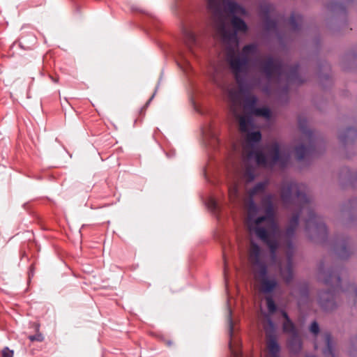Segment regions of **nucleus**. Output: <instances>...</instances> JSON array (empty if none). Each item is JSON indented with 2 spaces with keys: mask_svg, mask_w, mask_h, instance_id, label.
Wrapping results in <instances>:
<instances>
[{
  "mask_svg": "<svg viewBox=\"0 0 357 357\" xmlns=\"http://www.w3.org/2000/svg\"><path fill=\"white\" fill-rule=\"evenodd\" d=\"M208 8L212 14L214 27L217 34L224 43L229 46L227 59L237 83L243 87L245 77L249 70L251 59L258 54V47L255 44H249L243 47L240 54H235L231 46L238 45L237 32L246 31L247 25L241 18L234 16L231 20L234 30L227 25V14L245 15V10L237 3L229 0H206Z\"/></svg>",
  "mask_w": 357,
  "mask_h": 357,
  "instance_id": "obj_1",
  "label": "nucleus"
},
{
  "mask_svg": "<svg viewBox=\"0 0 357 357\" xmlns=\"http://www.w3.org/2000/svg\"><path fill=\"white\" fill-rule=\"evenodd\" d=\"M306 186L303 184L291 183L282 189L281 197L283 203L288 207L293 204L299 210V213L294 215L291 220L288 227L286 229V236L291 238L298 225L300 214L306 213L307 218L305 220L306 230L313 229L318 236L323 237L327 235V228L324 223L319 221L312 206L310 199L306 195Z\"/></svg>",
  "mask_w": 357,
  "mask_h": 357,
  "instance_id": "obj_2",
  "label": "nucleus"
},
{
  "mask_svg": "<svg viewBox=\"0 0 357 357\" xmlns=\"http://www.w3.org/2000/svg\"><path fill=\"white\" fill-rule=\"evenodd\" d=\"M265 215L258 216L259 208L254 199L246 203L245 225L251 234H255L269 248L273 255L279 246L276 236L279 229L275 220L273 196L268 195L261 199Z\"/></svg>",
  "mask_w": 357,
  "mask_h": 357,
  "instance_id": "obj_3",
  "label": "nucleus"
},
{
  "mask_svg": "<svg viewBox=\"0 0 357 357\" xmlns=\"http://www.w3.org/2000/svg\"><path fill=\"white\" fill-rule=\"evenodd\" d=\"M261 139V134L259 131L247 132L245 142L243 145L242 156L243 162L248 167L243 172L241 176L246 182H251L255 178L253 169L248 165L252 160H255L259 165L272 167L278 163L281 166H285L289 160V156L282 155L280 151L278 143L273 142L268 147V152L265 155L261 150L257 149L256 145Z\"/></svg>",
  "mask_w": 357,
  "mask_h": 357,
  "instance_id": "obj_4",
  "label": "nucleus"
},
{
  "mask_svg": "<svg viewBox=\"0 0 357 357\" xmlns=\"http://www.w3.org/2000/svg\"><path fill=\"white\" fill-rule=\"evenodd\" d=\"M324 282L326 284L331 285L333 288V292L327 291L320 293L319 304L324 310L330 311L336 307V294H339L340 291L344 293L347 297L351 298L354 302L357 299V289L356 286L354 284H349L347 287H342L339 271H333L327 274L324 278Z\"/></svg>",
  "mask_w": 357,
  "mask_h": 357,
  "instance_id": "obj_5",
  "label": "nucleus"
},
{
  "mask_svg": "<svg viewBox=\"0 0 357 357\" xmlns=\"http://www.w3.org/2000/svg\"><path fill=\"white\" fill-rule=\"evenodd\" d=\"M222 76L220 68L214 67L213 72L211 75L213 82L219 87L227 91V97L230 104V111L234 117L238 120L239 129L241 132L246 133L252 127L251 119L249 116L242 114L241 94L235 87L231 86L225 89L221 82Z\"/></svg>",
  "mask_w": 357,
  "mask_h": 357,
  "instance_id": "obj_6",
  "label": "nucleus"
},
{
  "mask_svg": "<svg viewBox=\"0 0 357 357\" xmlns=\"http://www.w3.org/2000/svg\"><path fill=\"white\" fill-rule=\"evenodd\" d=\"M259 66L261 71L266 75L268 81H272L275 77L278 80L284 77L289 84L301 82L298 80V66L289 68L284 66L280 59L270 56L264 61H260Z\"/></svg>",
  "mask_w": 357,
  "mask_h": 357,
  "instance_id": "obj_7",
  "label": "nucleus"
},
{
  "mask_svg": "<svg viewBox=\"0 0 357 357\" xmlns=\"http://www.w3.org/2000/svg\"><path fill=\"white\" fill-rule=\"evenodd\" d=\"M266 185L267 183L266 182H259L257 183L252 189L248 191V197L242 198L239 192L238 183L235 181L228 187L229 200L231 202L235 204H240L241 202H243L244 207L246 209V203L251 199H254V197L255 195L264 192Z\"/></svg>",
  "mask_w": 357,
  "mask_h": 357,
  "instance_id": "obj_8",
  "label": "nucleus"
},
{
  "mask_svg": "<svg viewBox=\"0 0 357 357\" xmlns=\"http://www.w3.org/2000/svg\"><path fill=\"white\" fill-rule=\"evenodd\" d=\"M253 275L257 282L259 291L262 294H271L279 287V282L276 277L268 274L267 267H264L261 270H255Z\"/></svg>",
  "mask_w": 357,
  "mask_h": 357,
  "instance_id": "obj_9",
  "label": "nucleus"
},
{
  "mask_svg": "<svg viewBox=\"0 0 357 357\" xmlns=\"http://www.w3.org/2000/svg\"><path fill=\"white\" fill-rule=\"evenodd\" d=\"M248 260L252 266V273L255 270H261L267 267L264 259L260 247L253 241L250 243L248 251Z\"/></svg>",
  "mask_w": 357,
  "mask_h": 357,
  "instance_id": "obj_10",
  "label": "nucleus"
},
{
  "mask_svg": "<svg viewBox=\"0 0 357 357\" xmlns=\"http://www.w3.org/2000/svg\"><path fill=\"white\" fill-rule=\"evenodd\" d=\"M264 328L266 336L269 338L267 344L268 351L273 356H277L280 351V346L275 339V325L269 316H266V321L264 324Z\"/></svg>",
  "mask_w": 357,
  "mask_h": 357,
  "instance_id": "obj_11",
  "label": "nucleus"
},
{
  "mask_svg": "<svg viewBox=\"0 0 357 357\" xmlns=\"http://www.w3.org/2000/svg\"><path fill=\"white\" fill-rule=\"evenodd\" d=\"M320 338L324 342L325 348L323 349L324 357H335L334 342L329 333H324L320 335Z\"/></svg>",
  "mask_w": 357,
  "mask_h": 357,
  "instance_id": "obj_12",
  "label": "nucleus"
},
{
  "mask_svg": "<svg viewBox=\"0 0 357 357\" xmlns=\"http://www.w3.org/2000/svg\"><path fill=\"white\" fill-rule=\"evenodd\" d=\"M228 324H229V337H230V341H229V349L232 354V355L234 357H241V352L238 349H236L233 347V341H234V324L233 321L231 318V310L229 308L228 310Z\"/></svg>",
  "mask_w": 357,
  "mask_h": 357,
  "instance_id": "obj_13",
  "label": "nucleus"
},
{
  "mask_svg": "<svg viewBox=\"0 0 357 357\" xmlns=\"http://www.w3.org/2000/svg\"><path fill=\"white\" fill-rule=\"evenodd\" d=\"M282 314L285 319L283 323V331L285 333L290 334L291 336L298 334L295 326L293 324V322L290 320L287 313L284 311H282Z\"/></svg>",
  "mask_w": 357,
  "mask_h": 357,
  "instance_id": "obj_14",
  "label": "nucleus"
},
{
  "mask_svg": "<svg viewBox=\"0 0 357 357\" xmlns=\"http://www.w3.org/2000/svg\"><path fill=\"white\" fill-rule=\"evenodd\" d=\"M280 275L286 282L289 283L291 281L293 278V272L291 259L290 257H288L287 266L284 268H280Z\"/></svg>",
  "mask_w": 357,
  "mask_h": 357,
  "instance_id": "obj_15",
  "label": "nucleus"
},
{
  "mask_svg": "<svg viewBox=\"0 0 357 357\" xmlns=\"http://www.w3.org/2000/svg\"><path fill=\"white\" fill-rule=\"evenodd\" d=\"M288 345L291 351L298 353L302 348L301 338L298 334L290 336L288 340Z\"/></svg>",
  "mask_w": 357,
  "mask_h": 357,
  "instance_id": "obj_16",
  "label": "nucleus"
},
{
  "mask_svg": "<svg viewBox=\"0 0 357 357\" xmlns=\"http://www.w3.org/2000/svg\"><path fill=\"white\" fill-rule=\"evenodd\" d=\"M336 252L340 258H347L350 255L349 242L346 240L341 242V243L337 247Z\"/></svg>",
  "mask_w": 357,
  "mask_h": 357,
  "instance_id": "obj_17",
  "label": "nucleus"
},
{
  "mask_svg": "<svg viewBox=\"0 0 357 357\" xmlns=\"http://www.w3.org/2000/svg\"><path fill=\"white\" fill-rule=\"evenodd\" d=\"M202 133L206 139H216L218 130L214 126L208 125L202 130Z\"/></svg>",
  "mask_w": 357,
  "mask_h": 357,
  "instance_id": "obj_18",
  "label": "nucleus"
},
{
  "mask_svg": "<svg viewBox=\"0 0 357 357\" xmlns=\"http://www.w3.org/2000/svg\"><path fill=\"white\" fill-rule=\"evenodd\" d=\"M257 102V98L255 96H248L244 100V105H242V111L243 109H249L252 112L256 108L255 105Z\"/></svg>",
  "mask_w": 357,
  "mask_h": 357,
  "instance_id": "obj_19",
  "label": "nucleus"
},
{
  "mask_svg": "<svg viewBox=\"0 0 357 357\" xmlns=\"http://www.w3.org/2000/svg\"><path fill=\"white\" fill-rule=\"evenodd\" d=\"M303 22L302 16L293 13L289 19V24L292 30L296 31L301 26Z\"/></svg>",
  "mask_w": 357,
  "mask_h": 357,
  "instance_id": "obj_20",
  "label": "nucleus"
},
{
  "mask_svg": "<svg viewBox=\"0 0 357 357\" xmlns=\"http://www.w3.org/2000/svg\"><path fill=\"white\" fill-rule=\"evenodd\" d=\"M310 148L300 145L296 148V154L298 160L305 159L310 153Z\"/></svg>",
  "mask_w": 357,
  "mask_h": 357,
  "instance_id": "obj_21",
  "label": "nucleus"
},
{
  "mask_svg": "<svg viewBox=\"0 0 357 357\" xmlns=\"http://www.w3.org/2000/svg\"><path fill=\"white\" fill-rule=\"evenodd\" d=\"M183 34L185 38V42L188 46L190 47L192 45L195 44L196 36L192 31L190 30H185Z\"/></svg>",
  "mask_w": 357,
  "mask_h": 357,
  "instance_id": "obj_22",
  "label": "nucleus"
},
{
  "mask_svg": "<svg viewBox=\"0 0 357 357\" xmlns=\"http://www.w3.org/2000/svg\"><path fill=\"white\" fill-rule=\"evenodd\" d=\"M252 114L258 116L265 117L266 119H269L271 117V111L266 107L255 108L252 112Z\"/></svg>",
  "mask_w": 357,
  "mask_h": 357,
  "instance_id": "obj_23",
  "label": "nucleus"
},
{
  "mask_svg": "<svg viewBox=\"0 0 357 357\" xmlns=\"http://www.w3.org/2000/svg\"><path fill=\"white\" fill-rule=\"evenodd\" d=\"M267 308L269 314H273L277 309L276 305L271 296L266 297Z\"/></svg>",
  "mask_w": 357,
  "mask_h": 357,
  "instance_id": "obj_24",
  "label": "nucleus"
},
{
  "mask_svg": "<svg viewBox=\"0 0 357 357\" xmlns=\"http://www.w3.org/2000/svg\"><path fill=\"white\" fill-rule=\"evenodd\" d=\"M349 354L352 357H357V336L351 340V346L349 350Z\"/></svg>",
  "mask_w": 357,
  "mask_h": 357,
  "instance_id": "obj_25",
  "label": "nucleus"
},
{
  "mask_svg": "<svg viewBox=\"0 0 357 357\" xmlns=\"http://www.w3.org/2000/svg\"><path fill=\"white\" fill-rule=\"evenodd\" d=\"M299 124L303 132L305 134V137L307 138L310 142H312L313 137V132L310 130H305V128L302 126L301 121H300Z\"/></svg>",
  "mask_w": 357,
  "mask_h": 357,
  "instance_id": "obj_26",
  "label": "nucleus"
},
{
  "mask_svg": "<svg viewBox=\"0 0 357 357\" xmlns=\"http://www.w3.org/2000/svg\"><path fill=\"white\" fill-rule=\"evenodd\" d=\"M310 332L314 335H317L319 333V327L316 321H313L310 326Z\"/></svg>",
  "mask_w": 357,
  "mask_h": 357,
  "instance_id": "obj_27",
  "label": "nucleus"
},
{
  "mask_svg": "<svg viewBox=\"0 0 357 357\" xmlns=\"http://www.w3.org/2000/svg\"><path fill=\"white\" fill-rule=\"evenodd\" d=\"M29 338L31 342H42L44 340V337L41 333H37L35 335H30Z\"/></svg>",
  "mask_w": 357,
  "mask_h": 357,
  "instance_id": "obj_28",
  "label": "nucleus"
},
{
  "mask_svg": "<svg viewBox=\"0 0 357 357\" xmlns=\"http://www.w3.org/2000/svg\"><path fill=\"white\" fill-rule=\"evenodd\" d=\"M2 357H13V351L5 347L2 351Z\"/></svg>",
  "mask_w": 357,
  "mask_h": 357,
  "instance_id": "obj_29",
  "label": "nucleus"
},
{
  "mask_svg": "<svg viewBox=\"0 0 357 357\" xmlns=\"http://www.w3.org/2000/svg\"><path fill=\"white\" fill-rule=\"evenodd\" d=\"M267 28L268 29H271L272 28H275L276 27V23L275 22H272V21H268L267 20Z\"/></svg>",
  "mask_w": 357,
  "mask_h": 357,
  "instance_id": "obj_30",
  "label": "nucleus"
},
{
  "mask_svg": "<svg viewBox=\"0 0 357 357\" xmlns=\"http://www.w3.org/2000/svg\"><path fill=\"white\" fill-rule=\"evenodd\" d=\"M271 9V6L270 5H267L265 6H261V10H264V12L268 14Z\"/></svg>",
  "mask_w": 357,
  "mask_h": 357,
  "instance_id": "obj_31",
  "label": "nucleus"
},
{
  "mask_svg": "<svg viewBox=\"0 0 357 357\" xmlns=\"http://www.w3.org/2000/svg\"><path fill=\"white\" fill-rule=\"evenodd\" d=\"M210 204H211V206L213 208V209H215L216 207H217V204L215 203V202L214 200H211L210 201Z\"/></svg>",
  "mask_w": 357,
  "mask_h": 357,
  "instance_id": "obj_32",
  "label": "nucleus"
},
{
  "mask_svg": "<svg viewBox=\"0 0 357 357\" xmlns=\"http://www.w3.org/2000/svg\"><path fill=\"white\" fill-rule=\"evenodd\" d=\"M319 348V343L317 342H314V349H317Z\"/></svg>",
  "mask_w": 357,
  "mask_h": 357,
  "instance_id": "obj_33",
  "label": "nucleus"
},
{
  "mask_svg": "<svg viewBox=\"0 0 357 357\" xmlns=\"http://www.w3.org/2000/svg\"><path fill=\"white\" fill-rule=\"evenodd\" d=\"M224 272H225V275L226 274V261H225V270H224Z\"/></svg>",
  "mask_w": 357,
  "mask_h": 357,
  "instance_id": "obj_34",
  "label": "nucleus"
},
{
  "mask_svg": "<svg viewBox=\"0 0 357 357\" xmlns=\"http://www.w3.org/2000/svg\"><path fill=\"white\" fill-rule=\"evenodd\" d=\"M340 138L342 140H344V138H345V137H344V136L341 135V136L340 137Z\"/></svg>",
  "mask_w": 357,
  "mask_h": 357,
  "instance_id": "obj_35",
  "label": "nucleus"
},
{
  "mask_svg": "<svg viewBox=\"0 0 357 357\" xmlns=\"http://www.w3.org/2000/svg\"><path fill=\"white\" fill-rule=\"evenodd\" d=\"M52 80H53L54 82H58V79H53V78H52Z\"/></svg>",
  "mask_w": 357,
  "mask_h": 357,
  "instance_id": "obj_36",
  "label": "nucleus"
},
{
  "mask_svg": "<svg viewBox=\"0 0 357 357\" xmlns=\"http://www.w3.org/2000/svg\"><path fill=\"white\" fill-rule=\"evenodd\" d=\"M306 357H315V356L313 355H308V356H306Z\"/></svg>",
  "mask_w": 357,
  "mask_h": 357,
  "instance_id": "obj_37",
  "label": "nucleus"
},
{
  "mask_svg": "<svg viewBox=\"0 0 357 357\" xmlns=\"http://www.w3.org/2000/svg\"><path fill=\"white\" fill-rule=\"evenodd\" d=\"M152 98H153V96L149 99V100L148 103H149L150 101H151Z\"/></svg>",
  "mask_w": 357,
  "mask_h": 357,
  "instance_id": "obj_38",
  "label": "nucleus"
},
{
  "mask_svg": "<svg viewBox=\"0 0 357 357\" xmlns=\"http://www.w3.org/2000/svg\"><path fill=\"white\" fill-rule=\"evenodd\" d=\"M350 131H351V129H348V130H347V132H350Z\"/></svg>",
  "mask_w": 357,
  "mask_h": 357,
  "instance_id": "obj_39",
  "label": "nucleus"
},
{
  "mask_svg": "<svg viewBox=\"0 0 357 357\" xmlns=\"http://www.w3.org/2000/svg\"><path fill=\"white\" fill-rule=\"evenodd\" d=\"M272 357H278V356H272Z\"/></svg>",
  "mask_w": 357,
  "mask_h": 357,
  "instance_id": "obj_40",
  "label": "nucleus"
}]
</instances>
